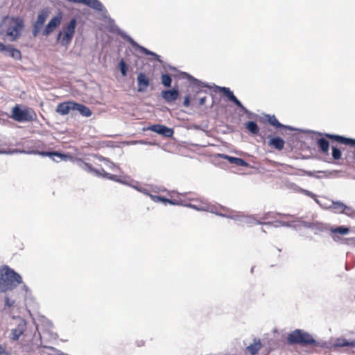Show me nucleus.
<instances>
[{"label": "nucleus", "mask_w": 355, "mask_h": 355, "mask_svg": "<svg viewBox=\"0 0 355 355\" xmlns=\"http://www.w3.org/2000/svg\"><path fill=\"white\" fill-rule=\"evenodd\" d=\"M26 329V324L25 322H21L18 324V326L12 329L10 334V338L13 340H17L19 339V336L24 333Z\"/></svg>", "instance_id": "19"}, {"label": "nucleus", "mask_w": 355, "mask_h": 355, "mask_svg": "<svg viewBox=\"0 0 355 355\" xmlns=\"http://www.w3.org/2000/svg\"><path fill=\"white\" fill-rule=\"evenodd\" d=\"M23 351H24V352H28V346H26V345H25V346H24V347H23Z\"/></svg>", "instance_id": "41"}, {"label": "nucleus", "mask_w": 355, "mask_h": 355, "mask_svg": "<svg viewBox=\"0 0 355 355\" xmlns=\"http://www.w3.org/2000/svg\"><path fill=\"white\" fill-rule=\"evenodd\" d=\"M324 136L326 138L336 141L340 144L350 146H355V139H354L347 138L343 136L331 134H325Z\"/></svg>", "instance_id": "10"}, {"label": "nucleus", "mask_w": 355, "mask_h": 355, "mask_svg": "<svg viewBox=\"0 0 355 355\" xmlns=\"http://www.w3.org/2000/svg\"><path fill=\"white\" fill-rule=\"evenodd\" d=\"M330 231L333 239L335 241H338L340 240V237L337 234L346 235L349 232V228L345 226H340L336 228H332Z\"/></svg>", "instance_id": "17"}, {"label": "nucleus", "mask_w": 355, "mask_h": 355, "mask_svg": "<svg viewBox=\"0 0 355 355\" xmlns=\"http://www.w3.org/2000/svg\"><path fill=\"white\" fill-rule=\"evenodd\" d=\"M218 91L225 95L228 99L234 103L236 106L241 108V110L245 113H248V110L245 107L241 101L234 95L233 92L228 87H218Z\"/></svg>", "instance_id": "7"}, {"label": "nucleus", "mask_w": 355, "mask_h": 355, "mask_svg": "<svg viewBox=\"0 0 355 355\" xmlns=\"http://www.w3.org/2000/svg\"><path fill=\"white\" fill-rule=\"evenodd\" d=\"M337 345L340 347H354L355 346V340L352 341H347L346 340H338Z\"/></svg>", "instance_id": "28"}, {"label": "nucleus", "mask_w": 355, "mask_h": 355, "mask_svg": "<svg viewBox=\"0 0 355 355\" xmlns=\"http://www.w3.org/2000/svg\"><path fill=\"white\" fill-rule=\"evenodd\" d=\"M267 116H268V123L271 125L274 126L275 128H277V129H282V128L287 129L288 128V127L286 125H284L282 124L281 123H279V121L275 117V116L268 115Z\"/></svg>", "instance_id": "23"}, {"label": "nucleus", "mask_w": 355, "mask_h": 355, "mask_svg": "<svg viewBox=\"0 0 355 355\" xmlns=\"http://www.w3.org/2000/svg\"><path fill=\"white\" fill-rule=\"evenodd\" d=\"M334 207L335 209H339L341 212H345L347 210L349 209V207L340 202H334Z\"/></svg>", "instance_id": "32"}, {"label": "nucleus", "mask_w": 355, "mask_h": 355, "mask_svg": "<svg viewBox=\"0 0 355 355\" xmlns=\"http://www.w3.org/2000/svg\"><path fill=\"white\" fill-rule=\"evenodd\" d=\"M103 175L105 176V177H108V175H110L109 173H106L104 170H103Z\"/></svg>", "instance_id": "39"}, {"label": "nucleus", "mask_w": 355, "mask_h": 355, "mask_svg": "<svg viewBox=\"0 0 355 355\" xmlns=\"http://www.w3.org/2000/svg\"><path fill=\"white\" fill-rule=\"evenodd\" d=\"M131 44H132V45L135 48H136L137 49L139 50L140 52L144 53L145 55H153V56H155V57H158V55L156 53L149 51L148 49H146L144 46H141L139 45L138 44H137L134 41H132L131 42Z\"/></svg>", "instance_id": "25"}, {"label": "nucleus", "mask_w": 355, "mask_h": 355, "mask_svg": "<svg viewBox=\"0 0 355 355\" xmlns=\"http://www.w3.org/2000/svg\"><path fill=\"white\" fill-rule=\"evenodd\" d=\"M0 51L4 52L6 51L8 53V55L12 58L16 60H21V51L11 45H5L2 42H0Z\"/></svg>", "instance_id": "9"}, {"label": "nucleus", "mask_w": 355, "mask_h": 355, "mask_svg": "<svg viewBox=\"0 0 355 355\" xmlns=\"http://www.w3.org/2000/svg\"><path fill=\"white\" fill-rule=\"evenodd\" d=\"M21 282V276L8 266L0 268V293L12 291Z\"/></svg>", "instance_id": "3"}, {"label": "nucleus", "mask_w": 355, "mask_h": 355, "mask_svg": "<svg viewBox=\"0 0 355 355\" xmlns=\"http://www.w3.org/2000/svg\"><path fill=\"white\" fill-rule=\"evenodd\" d=\"M268 146L273 149L281 151L284 149L285 141L279 137H268Z\"/></svg>", "instance_id": "14"}, {"label": "nucleus", "mask_w": 355, "mask_h": 355, "mask_svg": "<svg viewBox=\"0 0 355 355\" xmlns=\"http://www.w3.org/2000/svg\"><path fill=\"white\" fill-rule=\"evenodd\" d=\"M332 157L334 159L338 160L341 158L342 153L341 150L336 146H332Z\"/></svg>", "instance_id": "31"}, {"label": "nucleus", "mask_w": 355, "mask_h": 355, "mask_svg": "<svg viewBox=\"0 0 355 355\" xmlns=\"http://www.w3.org/2000/svg\"><path fill=\"white\" fill-rule=\"evenodd\" d=\"M270 218H275V222H282L283 220V218L280 216L279 214H275V213H268L266 214V216L263 218V219L268 220Z\"/></svg>", "instance_id": "29"}, {"label": "nucleus", "mask_w": 355, "mask_h": 355, "mask_svg": "<svg viewBox=\"0 0 355 355\" xmlns=\"http://www.w3.org/2000/svg\"><path fill=\"white\" fill-rule=\"evenodd\" d=\"M317 144L322 153L325 154L328 153L329 148V142L327 140V139H318L317 141Z\"/></svg>", "instance_id": "22"}, {"label": "nucleus", "mask_w": 355, "mask_h": 355, "mask_svg": "<svg viewBox=\"0 0 355 355\" xmlns=\"http://www.w3.org/2000/svg\"><path fill=\"white\" fill-rule=\"evenodd\" d=\"M40 154L43 156H49V157L56 156L61 159L65 158L67 157L64 154H62L59 152H42Z\"/></svg>", "instance_id": "30"}, {"label": "nucleus", "mask_w": 355, "mask_h": 355, "mask_svg": "<svg viewBox=\"0 0 355 355\" xmlns=\"http://www.w3.org/2000/svg\"><path fill=\"white\" fill-rule=\"evenodd\" d=\"M162 83L167 87H170L171 86L172 79L169 74L165 73L162 74L161 77Z\"/></svg>", "instance_id": "26"}, {"label": "nucleus", "mask_w": 355, "mask_h": 355, "mask_svg": "<svg viewBox=\"0 0 355 355\" xmlns=\"http://www.w3.org/2000/svg\"><path fill=\"white\" fill-rule=\"evenodd\" d=\"M284 225H288L289 223H283Z\"/></svg>", "instance_id": "43"}, {"label": "nucleus", "mask_w": 355, "mask_h": 355, "mask_svg": "<svg viewBox=\"0 0 355 355\" xmlns=\"http://www.w3.org/2000/svg\"><path fill=\"white\" fill-rule=\"evenodd\" d=\"M74 110H78L83 116L87 117L90 116L92 114V111L88 107L78 103H75Z\"/></svg>", "instance_id": "20"}, {"label": "nucleus", "mask_w": 355, "mask_h": 355, "mask_svg": "<svg viewBox=\"0 0 355 355\" xmlns=\"http://www.w3.org/2000/svg\"><path fill=\"white\" fill-rule=\"evenodd\" d=\"M206 100H207V97L206 96H203V97L200 98L198 105H203L205 103Z\"/></svg>", "instance_id": "36"}, {"label": "nucleus", "mask_w": 355, "mask_h": 355, "mask_svg": "<svg viewBox=\"0 0 355 355\" xmlns=\"http://www.w3.org/2000/svg\"><path fill=\"white\" fill-rule=\"evenodd\" d=\"M11 118L17 122H29L37 119V114L33 108L25 107L21 110L19 105H16L12 109Z\"/></svg>", "instance_id": "5"}, {"label": "nucleus", "mask_w": 355, "mask_h": 355, "mask_svg": "<svg viewBox=\"0 0 355 355\" xmlns=\"http://www.w3.org/2000/svg\"><path fill=\"white\" fill-rule=\"evenodd\" d=\"M162 97L168 103L173 102L178 98L179 92L176 89L164 90L161 93Z\"/></svg>", "instance_id": "16"}, {"label": "nucleus", "mask_w": 355, "mask_h": 355, "mask_svg": "<svg viewBox=\"0 0 355 355\" xmlns=\"http://www.w3.org/2000/svg\"><path fill=\"white\" fill-rule=\"evenodd\" d=\"M277 164L282 166L285 170H287L288 168H292V167L289 165H286L284 164H280V163H278Z\"/></svg>", "instance_id": "38"}, {"label": "nucleus", "mask_w": 355, "mask_h": 355, "mask_svg": "<svg viewBox=\"0 0 355 355\" xmlns=\"http://www.w3.org/2000/svg\"><path fill=\"white\" fill-rule=\"evenodd\" d=\"M15 304V300L11 299L8 295L5 297V306L9 308L14 306Z\"/></svg>", "instance_id": "33"}, {"label": "nucleus", "mask_w": 355, "mask_h": 355, "mask_svg": "<svg viewBox=\"0 0 355 355\" xmlns=\"http://www.w3.org/2000/svg\"><path fill=\"white\" fill-rule=\"evenodd\" d=\"M148 130L166 137H171L173 135V129L161 124L152 125L148 128Z\"/></svg>", "instance_id": "8"}, {"label": "nucleus", "mask_w": 355, "mask_h": 355, "mask_svg": "<svg viewBox=\"0 0 355 355\" xmlns=\"http://www.w3.org/2000/svg\"><path fill=\"white\" fill-rule=\"evenodd\" d=\"M119 68L121 71V73L122 74L123 76H127V72H128V65L126 64L125 62L124 61L123 59H121L119 63Z\"/></svg>", "instance_id": "27"}, {"label": "nucleus", "mask_w": 355, "mask_h": 355, "mask_svg": "<svg viewBox=\"0 0 355 355\" xmlns=\"http://www.w3.org/2000/svg\"><path fill=\"white\" fill-rule=\"evenodd\" d=\"M137 91L139 92H144L146 91L150 85V79L144 73H139L137 76Z\"/></svg>", "instance_id": "13"}, {"label": "nucleus", "mask_w": 355, "mask_h": 355, "mask_svg": "<svg viewBox=\"0 0 355 355\" xmlns=\"http://www.w3.org/2000/svg\"><path fill=\"white\" fill-rule=\"evenodd\" d=\"M75 103L74 101H67L59 103L55 110L56 112L60 115L68 114L71 110H74Z\"/></svg>", "instance_id": "11"}, {"label": "nucleus", "mask_w": 355, "mask_h": 355, "mask_svg": "<svg viewBox=\"0 0 355 355\" xmlns=\"http://www.w3.org/2000/svg\"><path fill=\"white\" fill-rule=\"evenodd\" d=\"M165 204L169 203L171 205H183L182 200L181 198L179 200L178 199H168L164 197L161 198V201ZM185 206H188L192 208H194L197 210H202V211H209L213 214H215L216 215L220 216L223 217H225L228 219H232L234 220H243L244 219L245 216L244 215L239 211L232 210L230 208L223 207L220 205H214L208 204L206 202H201L199 205H186L184 204Z\"/></svg>", "instance_id": "1"}, {"label": "nucleus", "mask_w": 355, "mask_h": 355, "mask_svg": "<svg viewBox=\"0 0 355 355\" xmlns=\"http://www.w3.org/2000/svg\"><path fill=\"white\" fill-rule=\"evenodd\" d=\"M220 156L225 159H227L230 164H234L237 166H248V164L243 159L239 157H231L227 155H220Z\"/></svg>", "instance_id": "18"}, {"label": "nucleus", "mask_w": 355, "mask_h": 355, "mask_svg": "<svg viewBox=\"0 0 355 355\" xmlns=\"http://www.w3.org/2000/svg\"><path fill=\"white\" fill-rule=\"evenodd\" d=\"M150 198L154 202H158L161 201L162 196L150 195Z\"/></svg>", "instance_id": "35"}, {"label": "nucleus", "mask_w": 355, "mask_h": 355, "mask_svg": "<svg viewBox=\"0 0 355 355\" xmlns=\"http://www.w3.org/2000/svg\"><path fill=\"white\" fill-rule=\"evenodd\" d=\"M0 355H8L6 349L0 345Z\"/></svg>", "instance_id": "37"}, {"label": "nucleus", "mask_w": 355, "mask_h": 355, "mask_svg": "<svg viewBox=\"0 0 355 355\" xmlns=\"http://www.w3.org/2000/svg\"><path fill=\"white\" fill-rule=\"evenodd\" d=\"M76 24V20L73 18L62 28V31L59 32L57 41L60 42L62 46L67 47L71 44L75 34Z\"/></svg>", "instance_id": "6"}, {"label": "nucleus", "mask_w": 355, "mask_h": 355, "mask_svg": "<svg viewBox=\"0 0 355 355\" xmlns=\"http://www.w3.org/2000/svg\"><path fill=\"white\" fill-rule=\"evenodd\" d=\"M287 340L290 345L298 344L301 346H318V343L313 336L302 329H296L290 333L287 337Z\"/></svg>", "instance_id": "4"}, {"label": "nucleus", "mask_w": 355, "mask_h": 355, "mask_svg": "<svg viewBox=\"0 0 355 355\" xmlns=\"http://www.w3.org/2000/svg\"><path fill=\"white\" fill-rule=\"evenodd\" d=\"M24 21L19 17H5L0 23V37H8L15 42L21 36Z\"/></svg>", "instance_id": "2"}, {"label": "nucleus", "mask_w": 355, "mask_h": 355, "mask_svg": "<svg viewBox=\"0 0 355 355\" xmlns=\"http://www.w3.org/2000/svg\"><path fill=\"white\" fill-rule=\"evenodd\" d=\"M246 129L253 135H258L259 128L257 124L254 121H248L245 123Z\"/></svg>", "instance_id": "24"}, {"label": "nucleus", "mask_w": 355, "mask_h": 355, "mask_svg": "<svg viewBox=\"0 0 355 355\" xmlns=\"http://www.w3.org/2000/svg\"><path fill=\"white\" fill-rule=\"evenodd\" d=\"M183 105L184 107H189L190 105V96L188 95V96H186L184 97V102H183Z\"/></svg>", "instance_id": "34"}, {"label": "nucleus", "mask_w": 355, "mask_h": 355, "mask_svg": "<svg viewBox=\"0 0 355 355\" xmlns=\"http://www.w3.org/2000/svg\"><path fill=\"white\" fill-rule=\"evenodd\" d=\"M85 165L89 169V170H92V166L91 165H89V164L87 163H85Z\"/></svg>", "instance_id": "40"}, {"label": "nucleus", "mask_w": 355, "mask_h": 355, "mask_svg": "<svg viewBox=\"0 0 355 355\" xmlns=\"http://www.w3.org/2000/svg\"><path fill=\"white\" fill-rule=\"evenodd\" d=\"M261 344L260 340H254V343L247 347L246 349L252 355H255L261 349Z\"/></svg>", "instance_id": "21"}, {"label": "nucleus", "mask_w": 355, "mask_h": 355, "mask_svg": "<svg viewBox=\"0 0 355 355\" xmlns=\"http://www.w3.org/2000/svg\"><path fill=\"white\" fill-rule=\"evenodd\" d=\"M61 21L62 17L60 15L53 17L46 26V28L43 31V35L45 36L49 35L60 24Z\"/></svg>", "instance_id": "12"}, {"label": "nucleus", "mask_w": 355, "mask_h": 355, "mask_svg": "<svg viewBox=\"0 0 355 355\" xmlns=\"http://www.w3.org/2000/svg\"><path fill=\"white\" fill-rule=\"evenodd\" d=\"M48 14L49 12L46 9H44L39 12L37 20L34 24L35 35H36V33L40 29L45 22L48 17Z\"/></svg>", "instance_id": "15"}, {"label": "nucleus", "mask_w": 355, "mask_h": 355, "mask_svg": "<svg viewBox=\"0 0 355 355\" xmlns=\"http://www.w3.org/2000/svg\"><path fill=\"white\" fill-rule=\"evenodd\" d=\"M285 219L287 220V222H292L289 218L288 216H286Z\"/></svg>", "instance_id": "42"}]
</instances>
